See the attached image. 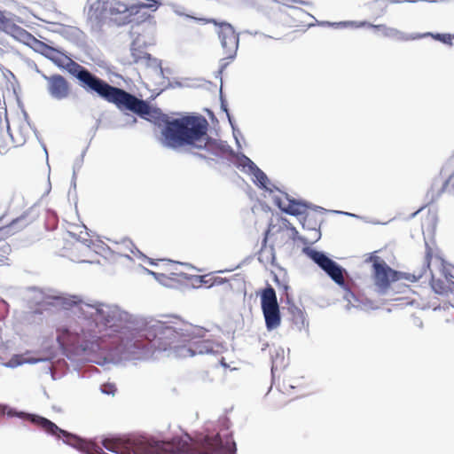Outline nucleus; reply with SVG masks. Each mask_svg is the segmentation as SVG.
I'll return each instance as SVG.
<instances>
[{
    "mask_svg": "<svg viewBox=\"0 0 454 454\" xmlns=\"http://www.w3.org/2000/svg\"><path fill=\"white\" fill-rule=\"evenodd\" d=\"M274 246H267V243L262 244V247L258 253V261L265 267L273 265L276 260Z\"/></svg>",
    "mask_w": 454,
    "mask_h": 454,
    "instance_id": "obj_17",
    "label": "nucleus"
},
{
    "mask_svg": "<svg viewBox=\"0 0 454 454\" xmlns=\"http://www.w3.org/2000/svg\"><path fill=\"white\" fill-rule=\"evenodd\" d=\"M63 69L75 76L86 90L96 92L107 102L115 105L118 109L130 111L146 120H149L150 117L154 118L160 124H164L161 135L163 143L167 146L176 148L189 145L192 149L200 151L194 152V154L212 160L232 153L229 145L218 142L207 135L208 123L204 117L184 116L170 120L160 110L152 109L146 101L122 89L110 85L71 58L67 61Z\"/></svg>",
    "mask_w": 454,
    "mask_h": 454,
    "instance_id": "obj_1",
    "label": "nucleus"
},
{
    "mask_svg": "<svg viewBox=\"0 0 454 454\" xmlns=\"http://www.w3.org/2000/svg\"><path fill=\"white\" fill-rule=\"evenodd\" d=\"M4 414V408L0 406V416H3Z\"/></svg>",
    "mask_w": 454,
    "mask_h": 454,
    "instance_id": "obj_31",
    "label": "nucleus"
},
{
    "mask_svg": "<svg viewBox=\"0 0 454 454\" xmlns=\"http://www.w3.org/2000/svg\"><path fill=\"white\" fill-rule=\"evenodd\" d=\"M250 172L254 176L255 182L260 187L264 188L266 190L269 189L267 187V183L269 180L262 170H261L257 166H255Z\"/></svg>",
    "mask_w": 454,
    "mask_h": 454,
    "instance_id": "obj_20",
    "label": "nucleus"
},
{
    "mask_svg": "<svg viewBox=\"0 0 454 454\" xmlns=\"http://www.w3.org/2000/svg\"><path fill=\"white\" fill-rule=\"evenodd\" d=\"M206 331L193 328L189 333H184L167 322L151 319L140 330L139 336L146 340V343L138 348L146 349L172 350L176 356L192 357L196 355L209 354L214 351L215 343L203 339Z\"/></svg>",
    "mask_w": 454,
    "mask_h": 454,
    "instance_id": "obj_2",
    "label": "nucleus"
},
{
    "mask_svg": "<svg viewBox=\"0 0 454 454\" xmlns=\"http://www.w3.org/2000/svg\"><path fill=\"white\" fill-rule=\"evenodd\" d=\"M427 35L432 36L435 40L440 41V42H442V43H443L445 44H449V45L452 44L453 36L451 35H450V34H431V33H428Z\"/></svg>",
    "mask_w": 454,
    "mask_h": 454,
    "instance_id": "obj_26",
    "label": "nucleus"
},
{
    "mask_svg": "<svg viewBox=\"0 0 454 454\" xmlns=\"http://www.w3.org/2000/svg\"><path fill=\"white\" fill-rule=\"evenodd\" d=\"M261 304L268 330L278 328L281 323L279 306L273 287H266L261 296Z\"/></svg>",
    "mask_w": 454,
    "mask_h": 454,
    "instance_id": "obj_6",
    "label": "nucleus"
},
{
    "mask_svg": "<svg viewBox=\"0 0 454 454\" xmlns=\"http://www.w3.org/2000/svg\"><path fill=\"white\" fill-rule=\"evenodd\" d=\"M288 311L292 316L293 321H294L295 323L303 322L304 314L301 309L292 304L291 306L288 307Z\"/></svg>",
    "mask_w": 454,
    "mask_h": 454,
    "instance_id": "obj_23",
    "label": "nucleus"
},
{
    "mask_svg": "<svg viewBox=\"0 0 454 454\" xmlns=\"http://www.w3.org/2000/svg\"><path fill=\"white\" fill-rule=\"evenodd\" d=\"M309 257L340 286L344 287L345 270L321 252L309 250Z\"/></svg>",
    "mask_w": 454,
    "mask_h": 454,
    "instance_id": "obj_8",
    "label": "nucleus"
},
{
    "mask_svg": "<svg viewBox=\"0 0 454 454\" xmlns=\"http://www.w3.org/2000/svg\"><path fill=\"white\" fill-rule=\"evenodd\" d=\"M153 4H149V5H146V4H140L139 6L140 7H157L158 6V3L157 1L155 0H152Z\"/></svg>",
    "mask_w": 454,
    "mask_h": 454,
    "instance_id": "obj_28",
    "label": "nucleus"
},
{
    "mask_svg": "<svg viewBox=\"0 0 454 454\" xmlns=\"http://www.w3.org/2000/svg\"><path fill=\"white\" fill-rule=\"evenodd\" d=\"M128 16L126 15L124 18L121 19L118 22L119 24H125L127 23L129 20H127Z\"/></svg>",
    "mask_w": 454,
    "mask_h": 454,
    "instance_id": "obj_29",
    "label": "nucleus"
},
{
    "mask_svg": "<svg viewBox=\"0 0 454 454\" xmlns=\"http://www.w3.org/2000/svg\"><path fill=\"white\" fill-rule=\"evenodd\" d=\"M57 333V340L62 347L74 345L78 342V336L72 333L67 328L59 327Z\"/></svg>",
    "mask_w": 454,
    "mask_h": 454,
    "instance_id": "obj_18",
    "label": "nucleus"
},
{
    "mask_svg": "<svg viewBox=\"0 0 454 454\" xmlns=\"http://www.w3.org/2000/svg\"><path fill=\"white\" fill-rule=\"evenodd\" d=\"M372 268L375 286L380 292H386L391 281L395 279L397 272L390 269L384 261L379 260V258L374 260Z\"/></svg>",
    "mask_w": 454,
    "mask_h": 454,
    "instance_id": "obj_9",
    "label": "nucleus"
},
{
    "mask_svg": "<svg viewBox=\"0 0 454 454\" xmlns=\"http://www.w3.org/2000/svg\"><path fill=\"white\" fill-rule=\"evenodd\" d=\"M288 4H301V0H286Z\"/></svg>",
    "mask_w": 454,
    "mask_h": 454,
    "instance_id": "obj_30",
    "label": "nucleus"
},
{
    "mask_svg": "<svg viewBox=\"0 0 454 454\" xmlns=\"http://www.w3.org/2000/svg\"><path fill=\"white\" fill-rule=\"evenodd\" d=\"M113 388H114V386H109V387H108V389H107V390H110V391H112V393H113V392H114V389H113Z\"/></svg>",
    "mask_w": 454,
    "mask_h": 454,
    "instance_id": "obj_33",
    "label": "nucleus"
},
{
    "mask_svg": "<svg viewBox=\"0 0 454 454\" xmlns=\"http://www.w3.org/2000/svg\"><path fill=\"white\" fill-rule=\"evenodd\" d=\"M298 239V231L283 217L271 220L264 233L263 243L270 240L272 246L284 247Z\"/></svg>",
    "mask_w": 454,
    "mask_h": 454,
    "instance_id": "obj_5",
    "label": "nucleus"
},
{
    "mask_svg": "<svg viewBox=\"0 0 454 454\" xmlns=\"http://www.w3.org/2000/svg\"><path fill=\"white\" fill-rule=\"evenodd\" d=\"M406 282L412 283L404 278L399 280V308L417 301L418 294Z\"/></svg>",
    "mask_w": 454,
    "mask_h": 454,
    "instance_id": "obj_14",
    "label": "nucleus"
},
{
    "mask_svg": "<svg viewBox=\"0 0 454 454\" xmlns=\"http://www.w3.org/2000/svg\"><path fill=\"white\" fill-rule=\"evenodd\" d=\"M430 286L432 289L438 294L446 295L449 293L454 292V286L452 284H447V281L442 276L436 278V276L431 271Z\"/></svg>",
    "mask_w": 454,
    "mask_h": 454,
    "instance_id": "obj_15",
    "label": "nucleus"
},
{
    "mask_svg": "<svg viewBox=\"0 0 454 454\" xmlns=\"http://www.w3.org/2000/svg\"><path fill=\"white\" fill-rule=\"evenodd\" d=\"M103 392L110 394L112 391L106 389V386H105V388L103 389Z\"/></svg>",
    "mask_w": 454,
    "mask_h": 454,
    "instance_id": "obj_32",
    "label": "nucleus"
},
{
    "mask_svg": "<svg viewBox=\"0 0 454 454\" xmlns=\"http://www.w3.org/2000/svg\"><path fill=\"white\" fill-rule=\"evenodd\" d=\"M438 249L432 247L426 243L425 258L421 263L414 264L408 271H399V280L404 278L411 282H417L428 270L431 261L434 258L439 262L440 274L447 281V284L454 286V276L452 275L450 266L442 257L438 255Z\"/></svg>",
    "mask_w": 454,
    "mask_h": 454,
    "instance_id": "obj_4",
    "label": "nucleus"
},
{
    "mask_svg": "<svg viewBox=\"0 0 454 454\" xmlns=\"http://www.w3.org/2000/svg\"><path fill=\"white\" fill-rule=\"evenodd\" d=\"M206 23L218 26V37L227 59L235 57L239 48V35L232 26L227 22L217 23L214 19H204Z\"/></svg>",
    "mask_w": 454,
    "mask_h": 454,
    "instance_id": "obj_7",
    "label": "nucleus"
},
{
    "mask_svg": "<svg viewBox=\"0 0 454 454\" xmlns=\"http://www.w3.org/2000/svg\"><path fill=\"white\" fill-rule=\"evenodd\" d=\"M79 313L84 318L93 319L97 325H103L106 329H114L117 332L122 325L129 321V315L113 304L95 303L90 304L80 301L77 304Z\"/></svg>",
    "mask_w": 454,
    "mask_h": 454,
    "instance_id": "obj_3",
    "label": "nucleus"
},
{
    "mask_svg": "<svg viewBox=\"0 0 454 454\" xmlns=\"http://www.w3.org/2000/svg\"><path fill=\"white\" fill-rule=\"evenodd\" d=\"M51 59L54 62L55 65L63 69L67 64V61L69 59V57L61 53L60 51H54Z\"/></svg>",
    "mask_w": 454,
    "mask_h": 454,
    "instance_id": "obj_22",
    "label": "nucleus"
},
{
    "mask_svg": "<svg viewBox=\"0 0 454 454\" xmlns=\"http://www.w3.org/2000/svg\"><path fill=\"white\" fill-rule=\"evenodd\" d=\"M365 22H356V21H341V22H335L331 23L330 26L335 27V28H346V27H359L364 26Z\"/></svg>",
    "mask_w": 454,
    "mask_h": 454,
    "instance_id": "obj_25",
    "label": "nucleus"
},
{
    "mask_svg": "<svg viewBox=\"0 0 454 454\" xmlns=\"http://www.w3.org/2000/svg\"><path fill=\"white\" fill-rule=\"evenodd\" d=\"M47 81V90L49 94L57 100H63L72 93V88L69 82L61 74H52L44 76Z\"/></svg>",
    "mask_w": 454,
    "mask_h": 454,
    "instance_id": "obj_10",
    "label": "nucleus"
},
{
    "mask_svg": "<svg viewBox=\"0 0 454 454\" xmlns=\"http://www.w3.org/2000/svg\"><path fill=\"white\" fill-rule=\"evenodd\" d=\"M136 7L135 5H129L125 0H105L102 4V13L104 17L117 21L118 15H125L127 12L132 13Z\"/></svg>",
    "mask_w": 454,
    "mask_h": 454,
    "instance_id": "obj_12",
    "label": "nucleus"
},
{
    "mask_svg": "<svg viewBox=\"0 0 454 454\" xmlns=\"http://www.w3.org/2000/svg\"><path fill=\"white\" fill-rule=\"evenodd\" d=\"M46 303H39L38 308L27 311L22 316V321L25 325H32L35 323V318L38 315H42L43 310L46 309Z\"/></svg>",
    "mask_w": 454,
    "mask_h": 454,
    "instance_id": "obj_19",
    "label": "nucleus"
},
{
    "mask_svg": "<svg viewBox=\"0 0 454 454\" xmlns=\"http://www.w3.org/2000/svg\"><path fill=\"white\" fill-rule=\"evenodd\" d=\"M30 221L26 215L14 219L9 226L0 227V262H7L12 253V247L4 238L11 230L22 229L29 224Z\"/></svg>",
    "mask_w": 454,
    "mask_h": 454,
    "instance_id": "obj_11",
    "label": "nucleus"
},
{
    "mask_svg": "<svg viewBox=\"0 0 454 454\" xmlns=\"http://www.w3.org/2000/svg\"><path fill=\"white\" fill-rule=\"evenodd\" d=\"M236 164L238 167H242L244 169L247 168L251 171L256 165L247 156H237Z\"/></svg>",
    "mask_w": 454,
    "mask_h": 454,
    "instance_id": "obj_24",
    "label": "nucleus"
},
{
    "mask_svg": "<svg viewBox=\"0 0 454 454\" xmlns=\"http://www.w3.org/2000/svg\"><path fill=\"white\" fill-rule=\"evenodd\" d=\"M278 387L283 393H289L295 387L292 383V379H283L282 382H278Z\"/></svg>",
    "mask_w": 454,
    "mask_h": 454,
    "instance_id": "obj_27",
    "label": "nucleus"
},
{
    "mask_svg": "<svg viewBox=\"0 0 454 454\" xmlns=\"http://www.w3.org/2000/svg\"><path fill=\"white\" fill-rule=\"evenodd\" d=\"M448 183H449V180H446L445 183H444L443 188L448 185Z\"/></svg>",
    "mask_w": 454,
    "mask_h": 454,
    "instance_id": "obj_34",
    "label": "nucleus"
},
{
    "mask_svg": "<svg viewBox=\"0 0 454 454\" xmlns=\"http://www.w3.org/2000/svg\"><path fill=\"white\" fill-rule=\"evenodd\" d=\"M275 203L283 212L295 216L304 215L308 208L306 204L290 199L286 193H283L281 197H277Z\"/></svg>",
    "mask_w": 454,
    "mask_h": 454,
    "instance_id": "obj_13",
    "label": "nucleus"
},
{
    "mask_svg": "<svg viewBox=\"0 0 454 454\" xmlns=\"http://www.w3.org/2000/svg\"><path fill=\"white\" fill-rule=\"evenodd\" d=\"M194 283L198 286H206L207 287L215 286H222L227 284L229 287H231V283L226 278L214 276L211 274H207L203 276H197L194 279Z\"/></svg>",
    "mask_w": 454,
    "mask_h": 454,
    "instance_id": "obj_16",
    "label": "nucleus"
},
{
    "mask_svg": "<svg viewBox=\"0 0 454 454\" xmlns=\"http://www.w3.org/2000/svg\"><path fill=\"white\" fill-rule=\"evenodd\" d=\"M131 55H132V58H133V61L134 63L136 64H138V63H145L147 64L150 59H151V56L150 54L146 53V52H144L138 49H136V48H132L131 49Z\"/></svg>",
    "mask_w": 454,
    "mask_h": 454,
    "instance_id": "obj_21",
    "label": "nucleus"
}]
</instances>
